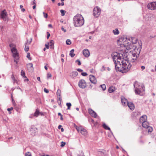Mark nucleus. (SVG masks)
<instances>
[{
	"instance_id": "f257e3e1",
	"label": "nucleus",
	"mask_w": 156,
	"mask_h": 156,
	"mask_svg": "<svg viewBox=\"0 0 156 156\" xmlns=\"http://www.w3.org/2000/svg\"><path fill=\"white\" fill-rule=\"evenodd\" d=\"M117 71L125 73L129 71L131 65L129 62L123 59L122 54L115 52L112 54Z\"/></svg>"
},
{
	"instance_id": "f03ea898",
	"label": "nucleus",
	"mask_w": 156,
	"mask_h": 156,
	"mask_svg": "<svg viewBox=\"0 0 156 156\" xmlns=\"http://www.w3.org/2000/svg\"><path fill=\"white\" fill-rule=\"evenodd\" d=\"M141 48L142 44L141 43H139L137 45L134 46L133 49L130 51V52H132V55L133 57V60H136L139 57Z\"/></svg>"
},
{
	"instance_id": "7ed1b4c3",
	"label": "nucleus",
	"mask_w": 156,
	"mask_h": 156,
	"mask_svg": "<svg viewBox=\"0 0 156 156\" xmlns=\"http://www.w3.org/2000/svg\"><path fill=\"white\" fill-rule=\"evenodd\" d=\"M84 23V18L80 14H78L73 17V23L75 27L82 26Z\"/></svg>"
},
{
	"instance_id": "20e7f679",
	"label": "nucleus",
	"mask_w": 156,
	"mask_h": 156,
	"mask_svg": "<svg viewBox=\"0 0 156 156\" xmlns=\"http://www.w3.org/2000/svg\"><path fill=\"white\" fill-rule=\"evenodd\" d=\"M133 85L135 88V91L136 94L140 95L141 93L145 90V88L142 84L140 86L137 82H136L134 83Z\"/></svg>"
},
{
	"instance_id": "39448f33",
	"label": "nucleus",
	"mask_w": 156,
	"mask_h": 156,
	"mask_svg": "<svg viewBox=\"0 0 156 156\" xmlns=\"http://www.w3.org/2000/svg\"><path fill=\"white\" fill-rule=\"evenodd\" d=\"M11 51L12 54V56L14 59V61L17 64L19 58V53L15 47H13L12 48Z\"/></svg>"
},
{
	"instance_id": "423d86ee",
	"label": "nucleus",
	"mask_w": 156,
	"mask_h": 156,
	"mask_svg": "<svg viewBox=\"0 0 156 156\" xmlns=\"http://www.w3.org/2000/svg\"><path fill=\"white\" fill-rule=\"evenodd\" d=\"M134 44L131 42H128L127 40L126 41L125 40V42L124 43L123 42V45L127 49L130 50L133 49V46L135 45Z\"/></svg>"
},
{
	"instance_id": "0eeeda50",
	"label": "nucleus",
	"mask_w": 156,
	"mask_h": 156,
	"mask_svg": "<svg viewBox=\"0 0 156 156\" xmlns=\"http://www.w3.org/2000/svg\"><path fill=\"white\" fill-rule=\"evenodd\" d=\"M101 9L98 7L97 6L94 9L93 14L94 17H98L101 14Z\"/></svg>"
},
{
	"instance_id": "6e6552de",
	"label": "nucleus",
	"mask_w": 156,
	"mask_h": 156,
	"mask_svg": "<svg viewBox=\"0 0 156 156\" xmlns=\"http://www.w3.org/2000/svg\"><path fill=\"white\" fill-rule=\"evenodd\" d=\"M78 86L82 89L85 88L87 86V84L85 80L83 79L80 80L78 83Z\"/></svg>"
},
{
	"instance_id": "1a4fd4ad",
	"label": "nucleus",
	"mask_w": 156,
	"mask_h": 156,
	"mask_svg": "<svg viewBox=\"0 0 156 156\" xmlns=\"http://www.w3.org/2000/svg\"><path fill=\"white\" fill-rule=\"evenodd\" d=\"M147 7L148 9L151 10L156 9V2L149 3Z\"/></svg>"
},
{
	"instance_id": "9d476101",
	"label": "nucleus",
	"mask_w": 156,
	"mask_h": 156,
	"mask_svg": "<svg viewBox=\"0 0 156 156\" xmlns=\"http://www.w3.org/2000/svg\"><path fill=\"white\" fill-rule=\"evenodd\" d=\"M1 18L4 20H6L7 14L5 9L4 10L1 12Z\"/></svg>"
},
{
	"instance_id": "9b49d317",
	"label": "nucleus",
	"mask_w": 156,
	"mask_h": 156,
	"mask_svg": "<svg viewBox=\"0 0 156 156\" xmlns=\"http://www.w3.org/2000/svg\"><path fill=\"white\" fill-rule=\"evenodd\" d=\"M33 66V64L31 63H30L27 64V69L29 72H32L33 71L34 68Z\"/></svg>"
},
{
	"instance_id": "f8f14e48",
	"label": "nucleus",
	"mask_w": 156,
	"mask_h": 156,
	"mask_svg": "<svg viewBox=\"0 0 156 156\" xmlns=\"http://www.w3.org/2000/svg\"><path fill=\"white\" fill-rule=\"evenodd\" d=\"M79 132L82 135L85 136L87 133V131L86 130L83 128H79L77 129Z\"/></svg>"
},
{
	"instance_id": "ddd939ff",
	"label": "nucleus",
	"mask_w": 156,
	"mask_h": 156,
	"mask_svg": "<svg viewBox=\"0 0 156 156\" xmlns=\"http://www.w3.org/2000/svg\"><path fill=\"white\" fill-rule=\"evenodd\" d=\"M89 77L90 81L91 83L94 84L96 83L97 80L94 76L92 75H90Z\"/></svg>"
},
{
	"instance_id": "4468645a",
	"label": "nucleus",
	"mask_w": 156,
	"mask_h": 156,
	"mask_svg": "<svg viewBox=\"0 0 156 156\" xmlns=\"http://www.w3.org/2000/svg\"><path fill=\"white\" fill-rule=\"evenodd\" d=\"M88 112L89 114L92 117L96 118L97 117L96 113L91 108H89L88 109Z\"/></svg>"
},
{
	"instance_id": "2eb2a0df",
	"label": "nucleus",
	"mask_w": 156,
	"mask_h": 156,
	"mask_svg": "<svg viewBox=\"0 0 156 156\" xmlns=\"http://www.w3.org/2000/svg\"><path fill=\"white\" fill-rule=\"evenodd\" d=\"M83 55L86 57H88L90 55L89 51L87 49H85L83 50Z\"/></svg>"
},
{
	"instance_id": "dca6fc26",
	"label": "nucleus",
	"mask_w": 156,
	"mask_h": 156,
	"mask_svg": "<svg viewBox=\"0 0 156 156\" xmlns=\"http://www.w3.org/2000/svg\"><path fill=\"white\" fill-rule=\"evenodd\" d=\"M39 115V110L38 109L36 110V112L34 114L31 115L30 116V118H32L34 117H37Z\"/></svg>"
},
{
	"instance_id": "f3484780",
	"label": "nucleus",
	"mask_w": 156,
	"mask_h": 156,
	"mask_svg": "<svg viewBox=\"0 0 156 156\" xmlns=\"http://www.w3.org/2000/svg\"><path fill=\"white\" fill-rule=\"evenodd\" d=\"M131 42L134 45L136 44L135 45H137L138 44V43H139V42H138V44L137 43V39L136 38L131 37ZM140 43H141L140 42Z\"/></svg>"
},
{
	"instance_id": "a211bd4d",
	"label": "nucleus",
	"mask_w": 156,
	"mask_h": 156,
	"mask_svg": "<svg viewBox=\"0 0 156 156\" xmlns=\"http://www.w3.org/2000/svg\"><path fill=\"white\" fill-rule=\"evenodd\" d=\"M121 101L122 105L124 106L125 105L128 103L127 100L126 99L124 98H121Z\"/></svg>"
},
{
	"instance_id": "6ab92c4d",
	"label": "nucleus",
	"mask_w": 156,
	"mask_h": 156,
	"mask_svg": "<svg viewBox=\"0 0 156 156\" xmlns=\"http://www.w3.org/2000/svg\"><path fill=\"white\" fill-rule=\"evenodd\" d=\"M127 105L131 110H133L134 109V106L133 103L128 102L127 104Z\"/></svg>"
},
{
	"instance_id": "aec40b11",
	"label": "nucleus",
	"mask_w": 156,
	"mask_h": 156,
	"mask_svg": "<svg viewBox=\"0 0 156 156\" xmlns=\"http://www.w3.org/2000/svg\"><path fill=\"white\" fill-rule=\"evenodd\" d=\"M147 119V116L145 115L142 116L140 119V122L142 123L144 121H146Z\"/></svg>"
},
{
	"instance_id": "412c9836",
	"label": "nucleus",
	"mask_w": 156,
	"mask_h": 156,
	"mask_svg": "<svg viewBox=\"0 0 156 156\" xmlns=\"http://www.w3.org/2000/svg\"><path fill=\"white\" fill-rule=\"evenodd\" d=\"M142 124L143 127L145 128L149 126V125L148 122L146 121H144L142 123Z\"/></svg>"
},
{
	"instance_id": "4be33fe9",
	"label": "nucleus",
	"mask_w": 156,
	"mask_h": 156,
	"mask_svg": "<svg viewBox=\"0 0 156 156\" xmlns=\"http://www.w3.org/2000/svg\"><path fill=\"white\" fill-rule=\"evenodd\" d=\"M78 73L76 71H73L71 74V77L73 78H74L77 76Z\"/></svg>"
},
{
	"instance_id": "5701e85b",
	"label": "nucleus",
	"mask_w": 156,
	"mask_h": 156,
	"mask_svg": "<svg viewBox=\"0 0 156 156\" xmlns=\"http://www.w3.org/2000/svg\"><path fill=\"white\" fill-rule=\"evenodd\" d=\"M115 88L112 86L109 87L108 91L110 93H112L115 91Z\"/></svg>"
},
{
	"instance_id": "b1692460",
	"label": "nucleus",
	"mask_w": 156,
	"mask_h": 156,
	"mask_svg": "<svg viewBox=\"0 0 156 156\" xmlns=\"http://www.w3.org/2000/svg\"><path fill=\"white\" fill-rule=\"evenodd\" d=\"M74 49H72L70 51L69 55L71 57H73L75 55V54L73 53L74 52Z\"/></svg>"
},
{
	"instance_id": "393cba45",
	"label": "nucleus",
	"mask_w": 156,
	"mask_h": 156,
	"mask_svg": "<svg viewBox=\"0 0 156 156\" xmlns=\"http://www.w3.org/2000/svg\"><path fill=\"white\" fill-rule=\"evenodd\" d=\"M103 127L106 130H108L111 131L110 128L108 127L105 123H104L103 124Z\"/></svg>"
},
{
	"instance_id": "a878e982",
	"label": "nucleus",
	"mask_w": 156,
	"mask_h": 156,
	"mask_svg": "<svg viewBox=\"0 0 156 156\" xmlns=\"http://www.w3.org/2000/svg\"><path fill=\"white\" fill-rule=\"evenodd\" d=\"M112 32L115 35H118L119 33V32L117 29H115V30H113Z\"/></svg>"
},
{
	"instance_id": "bb28decb",
	"label": "nucleus",
	"mask_w": 156,
	"mask_h": 156,
	"mask_svg": "<svg viewBox=\"0 0 156 156\" xmlns=\"http://www.w3.org/2000/svg\"><path fill=\"white\" fill-rule=\"evenodd\" d=\"M49 43V46L51 48H54V41L52 40Z\"/></svg>"
},
{
	"instance_id": "cd10ccee",
	"label": "nucleus",
	"mask_w": 156,
	"mask_h": 156,
	"mask_svg": "<svg viewBox=\"0 0 156 156\" xmlns=\"http://www.w3.org/2000/svg\"><path fill=\"white\" fill-rule=\"evenodd\" d=\"M146 128L147 129V130L149 133L153 131V128L149 126H148Z\"/></svg>"
},
{
	"instance_id": "c85d7f7f",
	"label": "nucleus",
	"mask_w": 156,
	"mask_h": 156,
	"mask_svg": "<svg viewBox=\"0 0 156 156\" xmlns=\"http://www.w3.org/2000/svg\"><path fill=\"white\" fill-rule=\"evenodd\" d=\"M11 78L13 81V83L14 84H15V83H17V81L16 79H15L13 75H12L11 76Z\"/></svg>"
},
{
	"instance_id": "c756f323",
	"label": "nucleus",
	"mask_w": 156,
	"mask_h": 156,
	"mask_svg": "<svg viewBox=\"0 0 156 156\" xmlns=\"http://www.w3.org/2000/svg\"><path fill=\"white\" fill-rule=\"evenodd\" d=\"M100 87H101L102 89V90L104 91L105 90H106V87L105 85V84H103L102 85H101L100 86Z\"/></svg>"
},
{
	"instance_id": "7c9ffc66",
	"label": "nucleus",
	"mask_w": 156,
	"mask_h": 156,
	"mask_svg": "<svg viewBox=\"0 0 156 156\" xmlns=\"http://www.w3.org/2000/svg\"><path fill=\"white\" fill-rule=\"evenodd\" d=\"M56 94L57 96L60 97L61 94V90L59 89H58L56 93Z\"/></svg>"
},
{
	"instance_id": "2f4dec72",
	"label": "nucleus",
	"mask_w": 156,
	"mask_h": 156,
	"mask_svg": "<svg viewBox=\"0 0 156 156\" xmlns=\"http://www.w3.org/2000/svg\"><path fill=\"white\" fill-rule=\"evenodd\" d=\"M66 105L67 106L68 108L67 109H69L70 107L71 106V104L70 103H67L66 104Z\"/></svg>"
},
{
	"instance_id": "473e14b6",
	"label": "nucleus",
	"mask_w": 156,
	"mask_h": 156,
	"mask_svg": "<svg viewBox=\"0 0 156 156\" xmlns=\"http://www.w3.org/2000/svg\"><path fill=\"white\" fill-rule=\"evenodd\" d=\"M21 75L23 77L26 78V77L25 76V73L23 70H22L21 71Z\"/></svg>"
},
{
	"instance_id": "72a5a7b5",
	"label": "nucleus",
	"mask_w": 156,
	"mask_h": 156,
	"mask_svg": "<svg viewBox=\"0 0 156 156\" xmlns=\"http://www.w3.org/2000/svg\"><path fill=\"white\" fill-rule=\"evenodd\" d=\"M71 42L69 39H67L66 41V44L67 45H70L71 44Z\"/></svg>"
},
{
	"instance_id": "f704fd0d",
	"label": "nucleus",
	"mask_w": 156,
	"mask_h": 156,
	"mask_svg": "<svg viewBox=\"0 0 156 156\" xmlns=\"http://www.w3.org/2000/svg\"><path fill=\"white\" fill-rule=\"evenodd\" d=\"M25 50L26 52H27L29 49V47L27 46V44H25Z\"/></svg>"
},
{
	"instance_id": "c9c22d12",
	"label": "nucleus",
	"mask_w": 156,
	"mask_h": 156,
	"mask_svg": "<svg viewBox=\"0 0 156 156\" xmlns=\"http://www.w3.org/2000/svg\"><path fill=\"white\" fill-rule=\"evenodd\" d=\"M27 57L28 58L29 60H31V58L30 57V53H27Z\"/></svg>"
},
{
	"instance_id": "e433bc0d",
	"label": "nucleus",
	"mask_w": 156,
	"mask_h": 156,
	"mask_svg": "<svg viewBox=\"0 0 156 156\" xmlns=\"http://www.w3.org/2000/svg\"><path fill=\"white\" fill-rule=\"evenodd\" d=\"M25 156H31V154L30 152H27L25 153Z\"/></svg>"
},
{
	"instance_id": "4c0bfd02",
	"label": "nucleus",
	"mask_w": 156,
	"mask_h": 156,
	"mask_svg": "<svg viewBox=\"0 0 156 156\" xmlns=\"http://www.w3.org/2000/svg\"><path fill=\"white\" fill-rule=\"evenodd\" d=\"M60 12L61 13L62 16H64L65 15V11L61 9L60 10Z\"/></svg>"
},
{
	"instance_id": "58836bf2",
	"label": "nucleus",
	"mask_w": 156,
	"mask_h": 156,
	"mask_svg": "<svg viewBox=\"0 0 156 156\" xmlns=\"http://www.w3.org/2000/svg\"><path fill=\"white\" fill-rule=\"evenodd\" d=\"M81 74L83 76H86L87 75V74L86 72H82Z\"/></svg>"
},
{
	"instance_id": "ea45409f",
	"label": "nucleus",
	"mask_w": 156,
	"mask_h": 156,
	"mask_svg": "<svg viewBox=\"0 0 156 156\" xmlns=\"http://www.w3.org/2000/svg\"><path fill=\"white\" fill-rule=\"evenodd\" d=\"M49 43H48L47 44H45V46L47 49H48L49 48Z\"/></svg>"
},
{
	"instance_id": "a19ab883",
	"label": "nucleus",
	"mask_w": 156,
	"mask_h": 156,
	"mask_svg": "<svg viewBox=\"0 0 156 156\" xmlns=\"http://www.w3.org/2000/svg\"><path fill=\"white\" fill-rule=\"evenodd\" d=\"M76 62H77V64L79 66H80L81 65V62L79 60L77 59L76 61Z\"/></svg>"
},
{
	"instance_id": "79ce46f5",
	"label": "nucleus",
	"mask_w": 156,
	"mask_h": 156,
	"mask_svg": "<svg viewBox=\"0 0 156 156\" xmlns=\"http://www.w3.org/2000/svg\"><path fill=\"white\" fill-rule=\"evenodd\" d=\"M43 14L44 16V17L46 18H47L48 16L47 13H45L44 12H43Z\"/></svg>"
},
{
	"instance_id": "37998d69",
	"label": "nucleus",
	"mask_w": 156,
	"mask_h": 156,
	"mask_svg": "<svg viewBox=\"0 0 156 156\" xmlns=\"http://www.w3.org/2000/svg\"><path fill=\"white\" fill-rule=\"evenodd\" d=\"M51 76V75L50 73H48L47 75V77L48 79Z\"/></svg>"
},
{
	"instance_id": "c03bdc74",
	"label": "nucleus",
	"mask_w": 156,
	"mask_h": 156,
	"mask_svg": "<svg viewBox=\"0 0 156 156\" xmlns=\"http://www.w3.org/2000/svg\"><path fill=\"white\" fill-rule=\"evenodd\" d=\"M65 144L66 143L62 141L61 142V146L62 147H63L65 145Z\"/></svg>"
},
{
	"instance_id": "a18cd8bd",
	"label": "nucleus",
	"mask_w": 156,
	"mask_h": 156,
	"mask_svg": "<svg viewBox=\"0 0 156 156\" xmlns=\"http://www.w3.org/2000/svg\"><path fill=\"white\" fill-rule=\"evenodd\" d=\"M9 46L11 48H12L13 47H15V46L14 44H9Z\"/></svg>"
},
{
	"instance_id": "49530a36",
	"label": "nucleus",
	"mask_w": 156,
	"mask_h": 156,
	"mask_svg": "<svg viewBox=\"0 0 156 156\" xmlns=\"http://www.w3.org/2000/svg\"><path fill=\"white\" fill-rule=\"evenodd\" d=\"M134 115H140V113L138 111H137V112H135V113H134Z\"/></svg>"
},
{
	"instance_id": "de8ad7c7",
	"label": "nucleus",
	"mask_w": 156,
	"mask_h": 156,
	"mask_svg": "<svg viewBox=\"0 0 156 156\" xmlns=\"http://www.w3.org/2000/svg\"><path fill=\"white\" fill-rule=\"evenodd\" d=\"M44 92L47 93H48L49 92L48 90V89H46V88H44Z\"/></svg>"
},
{
	"instance_id": "09e8293b",
	"label": "nucleus",
	"mask_w": 156,
	"mask_h": 156,
	"mask_svg": "<svg viewBox=\"0 0 156 156\" xmlns=\"http://www.w3.org/2000/svg\"><path fill=\"white\" fill-rule=\"evenodd\" d=\"M45 114V113L40 112V115L41 116H44Z\"/></svg>"
},
{
	"instance_id": "8fccbe9b",
	"label": "nucleus",
	"mask_w": 156,
	"mask_h": 156,
	"mask_svg": "<svg viewBox=\"0 0 156 156\" xmlns=\"http://www.w3.org/2000/svg\"><path fill=\"white\" fill-rule=\"evenodd\" d=\"M50 36V34L48 32H47V39H48L49 37Z\"/></svg>"
},
{
	"instance_id": "3c124183",
	"label": "nucleus",
	"mask_w": 156,
	"mask_h": 156,
	"mask_svg": "<svg viewBox=\"0 0 156 156\" xmlns=\"http://www.w3.org/2000/svg\"><path fill=\"white\" fill-rule=\"evenodd\" d=\"M76 70L79 72H82L83 71V70L80 69H77Z\"/></svg>"
},
{
	"instance_id": "603ef678",
	"label": "nucleus",
	"mask_w": 156,
	"mask_h": 156,
	"mask_svg": "<svg viewBox=\"0 0 156 156\" xmlns=\"http://www.w3.org/2000/svg\"><path fill=\"white\" fill-rule=\"evenodd\" d=\"M58 101H60V104H61V96L60 97H59L58 98Z\"/></svg>"
},
{
	"instance_id": "864d4df0",
	"label": "nucleus",
	"mask_w": 156,
	"mask_h": 156,
	"mask_svg": "<svg viewBox=\"0 0 156 156\" xmlns=\"http://www.w3.org/2000/svg\"><path fill=\"white\" fill-rule=\"evenodd\" d=\"M13 108L12 107H11V108H8L7 109V110L8 111H10L11 110H12V109H13Z\"/></svg>"
},
{
	"instance_id": "5fc2aeb1",
	"label": "nucleus",
	"mask_w": 156,
	"mask_h": 156,
	"mask_svg": "<svg viewBox=\"0 0 156 156\" xmlns=\"http://www.w3.org/2000/svg\"><path fill=\"white\" fill-rule=\"evenodd\" d=\"M61 29L62 31H63L64 32H66V30L63 27H62Z\"/></svg>"
},
{
	"instance_id": "6e6d98bb",
	"label": "nucleus",
	"mask_w": 156,
	"mask_h": 156,
	"mask_svg": "<svg viewBox=\"0 0 156 156\" xmlns=\"http://www.w3.org/2000/svg\"><path fill=\"white\" fill-rule=\"evenodd\" d=\"M48 27H50V28H52V25L51 24H49L48 25Z\"/></svg>"
},
{
	"instance_id": "4d7b16f0",
	"label": "nucleus",
	"mask_w": 156,
	"mask_h": 156,
	"mask_svg": "<svg viewBox=\"0 0 156 156\" xmlns=\"http://www.w3.org/2000/svg\"><path fill=\"white\" fill-rule=\"evenodd\" d=\"M141 68L142 70H144L145 69V67L144 66H142L141 67Z\"/></svg>"
},
{
	"instance_id": "13d9d810",
	"label": "nucleus",
	"mask_w": 156,
	"mask_h": 156,
	"mask_svg": "<svg viewBox=\"0 0 156 156\" xmlns=\"http://www.w3.org/2000/svg\"><path fill=\"white\" fill-rule=\"evenodd\" d=\"M58 115L60 116V117L61 116H62V115L60 113H58Z\"/></svg>"
},
{
	"instance_id": "bf43d9fd",
	"label": "nucleus",
	"mask_w": 156,
	"mask_h": 156,
	"mask_svg": "<svg viewBox=\"0 0 156 156\" xmlns=\"http://www.w3.org/2000/svg\"><path fill=\"white\" fill-rule=\"evenodd\" d=\"M62 127V126L61 125H59L58 126V129H60L61 128V127Z\"/></svg>"
},
{
	"instance_id": "052dcab7",
	"label": "nucleus",
	"mask_w": 156,
	"mask_h": 156,
	"mask_svg": "<svg viewBox=\"0 0 156 156\" xmlns=\"http://www.w3.org/2000/svg\"><path fill=\"white\" fill-rule=\"evenodd\" d=\"M98 152H100V153H102V154H103L104 153V152H103V151H98Z\"/></svg>"
},
{
	"instance_id": "680f3d73",
	"label": "nucleus",
	"mask_w": 156,
	"mask_h": 156,
	"mask_svg": "<svg viewBox=\"0 0 156 156\" xmlns=\"http://www.w3.org/2000/svg\"><path fill=\"white\" fill-rule=\"evenodd\" d=\"M17 89H20L22 91V90L21 88H20L19 87H17Z\"/></svg>"
},
{
	"instance_id": "e2e57ef3",
	"label": "nucleus",
	"mask_w": 156,
	"mask_h": 156,
	"mask_svg": "<svg viewBox=\"0 0 156 156\" xmlns=\"http://www.w3.org/2000/svg\"><path fill=\"white\" fill-rule=\"evenodd\" d=\"M154 37H155V36H150V38L151 39V38H154Z\"/></svg>"
},
{
	"instance_id": "0e129e2a",
	"label": "nucleus",
	"mask_w": 156,
	"mask_h": 156,
	"mask_svg": "<svg viewBox=\"0 0 156 156\" xmlns=\"http://www.w3.org/2000/svg\"><path fill=\"white\" fill-rule=\"evenodd\" d=\"M64 5V3L63 2H62V3H61V5L62 6H63Z\"/></svg>"
},
{
	"instance_id": "69168bd1",
	"label": "nucleus",
	"mask_w": 156,
	"mask_h": 156,
	"mask_svg": "<svg viewBox=\"0 0 156 156\" xmlns=\"http://www.w3.org/2000/svg\"><path fill=\"white\" fill-rule=\"evenodd\" d=\"M36 5H34L33 7V9H34L36 8Z\"/></svg>"
},
{
	"instance_id": "338daca9",
	"label": "nucleus",
	"mask_w": 156,
	"mask_h": 156,
	"mask_svg": "<svg viewBox=\"0 0 156 156\" xmlns=\"http://www.w3.org/2000/svg\"><path fill=\"white\" fill-rule=\"evenodd\" d=\"M21 11H22V12H24L25 11V9H23H23H21Z\"/></svg>"
},
{
	"instance_id": "774afa93",
	"label": "nucleus",
	"mask_w": 156,
	"mask_h": 156,
	"mask_svg": "<svg viewBox=\"0 0 156 156\" xmlns=\"http://www.w3.org/2000/svg\"><path fill=\"white\" fill-rule=\"evenodd\" d=\"M61 131L62 132H63L64 131V129L63 128H61Z\"/></svg>"
}]
</instances>
